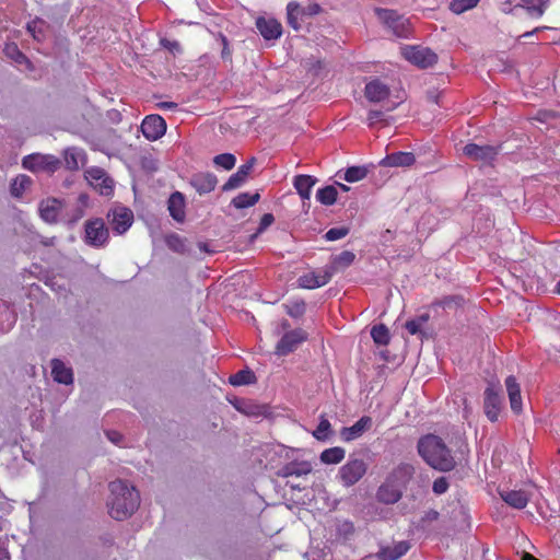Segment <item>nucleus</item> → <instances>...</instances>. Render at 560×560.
I'll return each mask as SVG.
<instances>
[{
  "mask_svg": "<svg viewBox=\"0 0 560 560\" xmlns=\"http://www.w3.org/2000/svg\"><path fill=\"white\" fill-rule=\"evenodd\" d=\"M110 498L108 501L109 515L122 521L133 514L140 505V494L135 487L118 479L109 483Z\"/></svg>",
  "mask_w": 560,
  "mask_h": 560,
  "instance_id": "1",
  "label": "nucleus"
},
{
  "mask_svg": "<svg viewBox=\"0 0 560 560\" xmlns=\"http://www.w3.org/2000/svg\"><path fill=\"white\" fill-rule=\"evenodd\" d=\"M420 456L434 469L447 471L453 469L454 459L451 451L446 447L441 438L428 434L418 442Z\"/></svg>",
  "mask_w": 560,
  "mask_h": 560,
  "instance_id": "2",
  "label": "nucleus"
},
{
  "mask_svg": "<svg viewBox=\"0 0 560 560\" xmlns=\"http://www.w3.org/2000/svg\"><path fill=\"white\" fill-rule=\"evenodd\" d=\"M83 241L94 248H103L109 242V231L101 218L90 219L84 223Z\"/></svg>",
  "mask_w": 560,
  "mask_h": 560,
  "instance_id": "3",
  "label": "nucleus"
},
{
  "mask_svg": "<svg viewBox=\"0 0 560 560\" xmlns=\"http://www.w3.org/2000/svg\"><path fill=\"white\" fill-rule=\"evenodd\" d=\"M368 471V464L362 458L350 456L338 471V478L343 487H352L358 483Z\"/></svg>",
  "mask_w": 560,
  "mask_h": 560,
  "instance_id": "4",
  "label": "nucleus"
},
{
  "mask_svg": "<svg viewBox=\"0 0 560 560\" xmlns=\"http://www.w3.org/2000/svg\"><path fill=\"white\" fill-rule=\"evenodd\" d=\"M60 160L50 154L33 153L22 160V166L31 172L54 173L60 167Z\"/></svg>",
  "mask_w": 560,
  "mask_h": 560,
  "instance_id": "5",
  "label": "nucleus"
},
{
  "mask_svg": "<svg viewBox=\"0 0 560 560\" xmlns=\"http://www.w3.org/2000/svg\"><path fill=\"white\" fill-rule=\"evenodd\" d=\"M401 56L410 63L420 67L428 68L436 63L438 56L434 51L429 48L420 46H405L401 48Z\"/></svg>",
  "mask_w": 560,
  "mask_h": 560,
  "instance_id": "6",
  "label": "nucleus"
},
{
  "mask_svg": "<svg viewBox=\"0 0 560 560\" xmlns=\"http://www.w3.org/2000/svg\"><path fill=\"white\" fill-rule=\"evenodd\" d=\"M335 275L334 268H323L322 270H313L302 275L298 279L299 287L302 289L313 290L327 284Z\"/></svg>",
  "mask_w": 560,
  "mask_h": 560,
  "instance_id": "7",
  "label": "nucleus"
},
{
  "mask_svg": "<svg viewBox=\"0 0 560 560\" xmlns=\"http://www.w3.org/2000/svg\"><path fill=\"white\" fill-rule=\"evenodd\" d=\"M85 178L101 195L110 196L114 192L113 179L101 167H91L85 172Z\"/></svg>",
  "mask_w": 560,
  "mask_h": 560,
  "instance_id": "8",
  "label": "nucleus"
},
{
  "mask_svg": "<svg viewBox=\"0 0 560 560\" xmlns=\"http://www.w3.org/2000/svg\"><path fill=\"white\" fill-rule=\"evenodd\" d=\"M502 407L503 398L500 390L493 386H488L483 394V410L487 418L491 422L498 421Z\"/></svg>",
  "mask_w": 560,
  "mask_h": 560,
  "instance_id": "9",
  "label": "nucleus"
},
{
  "mask_svg": "<svg viewBox=\"0 0 560 560\" xmlns=\"http://www.w3.org/2000/svg\"><path fill=\"white\" fill-rule=\"evenodd\" d=\"M380 18L398 37H407L410 33V24L407 19L394 10L383 9L378 12Z\"/></svg>",
  "mask_w": 560,
  "mask_h": 560,
  "instance_id": "10",
  "label": "nucleus"
},
{
  "mask_svg": "<svg viewBox=\"0 0 560 560\" xmlns=\"http://www.w3.org/2000/svg\"><path fill=\"white\" fill-rule=\"evenodd\" d=\"M141 131L148 140L155 141L164 136L166 122L160 115H148L141 124Z\"/></svg>",
  "mask_w": 560,
  "mask_h": 560,
  "instance_id": "11",
  "label": "nucleus"
},
{
  "mask_svg": "<svg viewBox=\"0 0 560 560\" xmlns=\"http://www.w3.org/2000/svg\"><path fill=\"white\" fill-rule=\"evenodd\" d=\"M306 332L302 329H294L284 334L276 346V353L287 355L293 352L300 343L306 340Z\"/></svg>",
  "mask_w": 560,
  "mask_h": 560,
  "instance_id": "12",
  "label": "nucleus"
},
{
  "mask_svg": "<svg viewBox=\"0 0 560 560\" xmlns=\"http://www.w3.org/2000/svg\"><path fill=\"white\" fill-rule=\"evenodd\" d=\"M500 147L469 143L464 147V154L474 161L491 162L499 154Z\"/></svg>",
  "mask_w": 560,
  "mask_h": 560,
  "instance_id": "13",
  "label": "nucleus"
},
{
  "mask_svg": "<svg viewBox=\"0 0 560 560\" xmlns=\"http://www.w3.org/2000/svg\"><path fill=\"white\" fill-rule=\"evenodd\" d=\"M255 25L265 40H275L282 35V25L275 18L259 16Z\"/></svg>",
  "mask_w": 560,
  "mask_h": 560,
  "instance_id": "14",
  "label": "nucleus"
},
{
  "mask_svg": "<svg viewBox=\"0 0 560 560\" xmlns=\"http://www.w3.org/2000/svg\"><path fill=\"white\" fill-rule=\"evenodd\" d=\"M415 467L409 463H399L387 475L386 479L405 490L415 475Z\"/></svg>",
  "mask_w": 560,
  "mask_h": 560,
  "instance_id": "15",
  "label": "nucleus"
},
{
  "mask_svg": "<svg viewBox=\"0 0 560 560\" xmlns=\"http://www.w3.org/2000/svg\"><path fill=\"white\" fill-rule=\"evenodd\" d=\"M372 423L373 421L371 417L363 416L353 425L343 427L339 433L340 439L343 442H351L353 440H357L361 438L365 431L371 429Z\"/></svg>",
  "mask_w": 560,
  "mask_h": 560,
  "instance_id": "16",
  "label": "nucleus"
},
{
  "mask_svg": "<svg viewBox=\"0 0 560 560\" xmlns=\"http://www.w3.org/2000/svg\"><path fill=\"white\" fill-rule=\"evenodd\" d=\"M133 222V213L130 209L121 207L113 210L110 225L115 233L124 234Z\"/></svg>",
  "mask_w": 560,
  "mask_h": 560,
  "instance_id": "17",
  "label": "nucleus"
},
{
  "mask_svg": "<svg viewBox=\"0 0 560 560\" xmlns=\"http://www.w3.org/2000/svg\"><path fill=\"white\" fill-rule=\"evenodd\" d=\"M255 163H256V159L252 158L246 163L242 164L237 168L236 173L231 175L230 178L228 179V182L224 183V185L222 186V189L224 191H228V190H232V189L241 187L246 182L249 174L252 173Z\"/></svg>",
  "mask_w": 560,
  "mask_h": 560,
  "instance_id": "18",
  "label": "nucleus"
},
{
  "mask_svg": "<svg viewBox=\"0 0 560 560\" xmlns=\"http://www.w3.org/2000/svg\"><path fill=\"white\" fill-rule=\"evenodd\" d=\"M404 490L385 478L376 491V499L384 504H394L402 497Z\"/></svg>",
  "mask_w": 560,
  "mask_h": 560,
  "instance_id": "19",
  "label": "nucleus"
},
{
  "mask_svg": "<svg viewBox=\"0 0 560 560\" xmlns=\"http://www.w3.org/2000/svg\"><path fill=\"white\" fill-rule=\"evenodd\" d=\"M217 184V176L212 173H197L190 178V185L199 195L211 192L214 190Z\"/></svg>",
  "mask_w": 560,
  "mask_h": 560,
  "instance_id": "20",
  "label": "nucleus"
},
{
  "mask_svg": "<svg viewBox=\"0 0 560 560\" xmlns=\"http://www.w3.org/2000/svg\"><path fill=\"white\" fill-rule=\"evenodd\" d=\"M389 94V88L378 79L372 80L364 88V96L372 103H380L386 100Z\"/></svg>",
  "mask_w": 560,
  "mask_h": 560,
  "instance_id": "21",
  "label": "nucleus"
},
{
  "mask_svg": "<svg viewBox=\"0 0 560 560\" xmlns=\"http://www.w3.org/2000/svg\"><path fill=\"white\" fill-rule=\"evenodd\" d=\"M416 156L412 152H394L387 154L382 161L381 165L386 167H408L413 165Z\"/></svg>",
  "mask_w": 560,
  "mask_h": 560,
  "instance_id": "22",
  "label": "nucleus"
},
{
  "mask_svg": "<svg viewBox=\"0 0 560 560\" xmlns=\"http://www.w3.org/2000/svg\"><path fill=\"white\" fill-rule=\"evenodd\" d=\"M185 208L186 202L184 195L179 191L173 192L167 201L170 215L177 222H184L186 218Z\"/></svg>",
  "mask_w": 560,
  "mask_h": 560,
  "instance_id": "23",
  "label": "nucleus"
},
{
  "mask_svg": "<svg viewBox=\"0 0 560 560\" xmlns=\"http://www.w3.org/2000/svg\"><path fill=\"white\" fill-rule=\"evenodd\" d=\"M410 542L407 540H401L395 542L393 546L382 547L377 552V558L380 560H397L404 555H406L410 549Z\"/></svg>",
  "mask_w": 560,
  "mask_h": 560,
  "instance_id": "24",
  "label": "nucleus"
},
{
  "mask_svg": "<svg viewBox=\"0 0 560 560\" xmlns=\"http://www.w3.org/2000/svg\"><path fill=\"white\" fill-rule=\"evenodd\" d=\"M312 469L313 468H312V465H311L310 462H306V460H302V462L293 460V462H290V463L285 464L277 472V475L279 477H282V478H288V477H292V476L301 477V476L308 475L312 471Z\"/></svg>",
  "mask_w": 560,
  "mask_h": 560,
  "instance_id": "25",
  "label": "nucleus"
},
{
  "mask_svg": "<svg viewBox=\"0 0 560 560\" xmlns=\"http://www.w3.org/2000/svg\"><path fill=\"white\" fill-rule=\"evenodd\" d=\"M505 386L510 399L511 409L515 413H521L523 406L520 384L517 383L516 378L513 375H510L505 380Z\"/></svg>",
  "mask_w": 560,
  "mask_h": 560,
  "instance_id": "26",
  "label": "nucleus"
},
{
  "mask_svg": "<svg viewBox=\"0 0 560 560\" xmlns=\"http://www.w3.org/2000/svg\"><path fill=\"white\" fill-rule=\"evenodd\" d=\"M61 202L58 199L49 198L39 203L40 218L47 223L57 222Z\"/></svg>",
  "mask_w": 560,
  "mask_h": 560,
  "instance_id": "27",
  "label": "nucleus"
},
{
  "mask_svg": "<svg viewBox=\"0 0 560 560\" xmlns=\"http://www.w3.org/2000/svg\"><path fill=\"white\" fill-rule=\"evenodd\" d=\"M430 317L431 316L429 312H423L415 316L413 318L407 320L405 324V328L412 336L418 335L420 336L421 339L427 338L428 334L424 330V326L430 320Z\"/></svg>",
  "mask_w": 560,
  "mask_h": 560,
  "instance_id": "28",
  "label": "nucleus"
},
{
  "mask_svg": "<svg viewBox=\"0 0 560 560\" xmlns=\"http://www.w3.org/2000/svg\"><path fill=\"white\" fill-rule=\"evenodd\" d=\"M51 374L57 383L69 385L73 382L72 370L59 359L51 360Z\"/></svg>",
  "mask_w": 560,
  "mask_h": 560,
  "instance_id": "29",
  "label": "nucleus"
},
{
  "mask_svg": "<svg viewBox=\"0 0 560 560\" xmlns=\"http://www.w3.org/2000/svg\"><path fill=\"white\" fill-rule=\"evenodd\" d=\"M500 495L506 504L517 510L524 509L529 501L528 494L523 490L503 491Z\"/></svg>",
  "mask_w": 560,
  "mask_h": 560,
  "instance_id": "30",
  "label": "nucleus"
},
{
  "mask_svg": "<svg viewBox=\"0 0 560 560\" xmlns=\"http://www.w3.org/2000/svg\"><path fill=\"white\" fill-rule=\"evenodd\" d=\"M317 179L311 175H298L294 178L293 185L298 194L303 200H308L312 195V188Z\"/></svg>",
  "mask_w": 560,
  "mask_h": 560,
  "instance_id": "31",
  "label": "nucleus"
},
{
  "mask_svg": "<svg viewBox=\"0 0 560 560\" xmlns=\"http://www.w3.org/2000/svg\"><path fill=\"white\" fill-rule=\"evenodd\" d=\"M234 407L246 416L260 417L266 416L268 407L265 405H257L253 400L249 399H240L236 400Z\"/></svg>",
  "mask_w": 560,
  "mask_h": 560,
  "instance_id": "32",
  "label": "nucleus"
},
{
  "mask_svg": "<svg viewBox=\"0 0 560 560\" xmlns=\"http://www.w3.org/2000/svg\"><path fill=\"white\" fill-rule=\"evenodd\" d=\"M346 456L345 448L340 446L329 447L320 453V462L327 465H336L343 460Z\"/></svg>",
  "mask_w": 560,
  "mask_h": 560,
  "instance_id": "33",
  "label": "nucleus"
},
{
  "mask_svg": "<svg viewBox=\"0 0 560 560\" xmlns=\"http://www.w3.org/2000/svg\"><path fill=\"white\" fill-rule=\"evenodd\" d=\"M304 15L302 14V7L296 2H289L287 5V21L288 24L295 31L301 30L300 20Z\"/></svg>",
  "mask_w": 560,
  "mask_h": 560,
  "instance_id": "34",
  "label": "nucleus"
},
{
  "mask_svg": "<svg viewBox=\"0 0 560 560\" xmlns=\"http://www.w3.org/2000/svg\"><path fill=\"white\" fill-rule=\"evenodd\" d=\"M260 195L258 192H241L232 199V205L236 209H245L252 207L258 202Z\"/></svg>",
  "mask_w": 560,
  "mask_h": 560,
  "instance_id": "35",
  "label": "nucleus"
},
{
  "mask_svg": "<svg viewBox=\"0 0 560 560\" xmlns=\"http://www.w3.org/2000/svg\"><path fill=\"white\" fill-rule=\"evenodd\" d=\"M457 453L462 456L460 463H457V466L460 465V470L457 468V478H462L463 476H468L470 471V468L467 466L469 448L465 441H457Z\"/></svg>",
  "mask_w": 560,
  "mask_h": 560,
  "instance_id": "36",
  "label": "nucleus"
},
{
  "mask_svg": "<svg viewBox=\"0 0 560 560\" xmlns=\"http://www.w3.org/2000/svg\"><path fill=\"white\" fill-rule=\"evenodd\" d=\"M32 184L30 176L20 174L11 183L10 191L13 197H21L26 188Z\"/></svg>",
  "mask_w": 560,
  "mask_h": 560,
  "instance_id": "37",
  "label": "nucleus"
},
{
  "mask_svg": "<svg viewBox=\"0 0 560 560\" xmlns=\"http://www.w3.org/2000/svg\"><path fill=\"white\" fill-rule=\"evenodd\" d=\"M354 259L355 255L352 252L343 250L332 258L331 265L327 266V268H334L336 273L339 269L349 267Z\"/></svg>",
  "mask_w": 560,
  "mask_h": 560,
  "instance_id": "38",
  "label": "nucleus"
},
{
  "mask_svg": "<svg viewBox=\"0 0 560 560\" xmlns=\"http://www.w3.org/2000/svg\"><path fill=\"white\" fill-rule=\"evenodd\" d=\"M229 382L233 386L249 385L256 382V375L250 370H242L231 375Z\"/></svg>",
  "mask_w": 560,
  "mask_h": 560,
  "instance_id": "39",
  "label": "nucleus"
},
{
  "mask_svg": "<svg viewBox=\"0 0 560 560\" xmlns=\"http://www.w3.org/2000/svg\"><path fill=\"white\" fill-rule=\"evenodd\" d=\"M4 55L12 59L14 62L19 65L25 63L27 67L31 66V61L26 58V56L19 49L15 43H9L5 45Z\"/></svg>",
  "mask_w": 560,
  "mask_h": 560,
  "instance_id": "40",
  "label": "nucleus"
},
{
  "mask_svg": "<svg viewBox=\"0 0 560 560\" xmlns=\"http://www.w3.org/2000/svg\"><path fill=\"white\" fill-rule=\"evenodd\" d=\"M338 191L335 186H326L316 192V199L325 206H331L336 202Z\"/></svg>",
  "mask_w": 560,
  "mask_h": 560,
  "instance_id": "41",
  "label": "nucleus"
},
{
  "mask_svg": "<svg viewBox=\"0 0 560 560\" xmlns=\"http://www.w3.org/2000/svg\"><path fill=\"white\" fill-rule=\"evenodd\" d=\"M371 337L374 342L380 346H386L390 341L388 328L384 324H378L372 327Z\"/></svg>",
  "mask_w": 560,
  "mask_h": 560,
  "instance_id": "42",
  "label": "nucleus"
},
{
  "mask_svg": "<svg viewBox=\"0 0 560 560\" xmlns=\"http://www.w3.org/2000/svg\"><path fill=\"white\" fill-rule=\"evenodd\" d=\"M65 165L70 171H77L80 167L81 152L77 149H67L63 154Z\"/></svg>",
  "mask_w": 560,
  "mask_h": 560,
  "instance_id": "43",
  "label": "nucleus"
},
{
  "mask_svg": "<svg viewBox=\"0 0 560 560\" xmlns=\"http://www.w3.org/2000/svg\"><path fill=\"white\" fill-rule=\"evenodd\" d=\"M368 175V168L364 166H351L345 172L343 179L348 183L362 180Z\"/></svg>",
  "mask_w": 560,
  "mask_h": 560,
  "instance_id": "44",
  "label": "nucleus"
},
{
  "mask_svg": "<svg viewBox=\"0 0 560 560\" xmlns=\"http://www.w3.org/2000/svg\"><path fill=\"white\" fill-rule=\"evenodd\" d=\"M213 163L217 166L223 167L226 171L232 170L235 166L236 159L231 153H221L214 156Z\"/></svg>",
  "mask_w": 560,
  "mask_h": 560,
  "instance_id": "45",
  "label": "nucleus"
},
{
  "mask_svg": "<svg viewBox=\"0 0 560 560\" xmlns=\"http://www.w3.org/2000/svg\"><path fill=\"white\" fill-rule=\"evenodd\" d=\"M470 529V516L468 513V509L464 505L459 506L457 511V530H468Z\"/></svg>",
  "mask_w": 560,
  "mask_h": 560,
  "instance_id": "46",
  "label": "nucleus"
},
{
  "mask_svg": "<svg viewBox=\"0 0 560 560\" xmlns=\"http://www.w3.org/2000/svg\"><path fill=\"white\" fill-rule=\"evenodd\" d=\"M524 7L532 15L541 16L545 12L544 0H522Z\"/></svg>",
  "mask_w": 560,
  "mask_h": 560,
  "instance_id": "47",
  "label": "nucleus"
},
{
  "mask_svg": "<svg viewBox=\"0 0 560 560\" xmlns=\"http://www.w3.org/2000/svg\"><path fill=\"white\" fill-rule=\"evenodd\" d=\"M330 422L322 417L316 430L313 432V435L318 441H325L328 438V433L330 431Z\"/></svg>",
  "mask_w": 560,
  "mask_h": 560,
  "instance_id": "48",
  "label": "nucleus"
},
{
  "mask_svg": "<svg viewBox=\"0 0 560 560\" xmlns=\"http://www.w3.org/2000/svg\"><path fill=\"white\" fill-rule=\"evenodd\" d=\"M348 234H349V228H346V226L332 228L326 232L324 237L326 241L334 242V241L343 238Z\"/></svg>",
  "mask_w": 560,
  "mask_h": 560,
  "instance_id": "49",
  "label": "nucleus"
},
{
  "mask_svg": "<svg viewBox=\"0 0 560 560\" xmlns=\"http://www.w3.org/2000/svg\"><path fill=\"white\" fill-rule=\"evenodd\" d=\"M305 302L303 300L294 301L287 306V313L291 317H300L305 313Z\"/></svg>",
  "mask_w": 560,
  "mask_h": 560,
  "instance_id": "50",
  "label": "nucleus"
},
{
  "mask_svg": "<svg viewBox=\"0 0 560 560\" xmlns=\"http://www.w3.org/2000/svg\"><path fill=\"white\" fill-rule=\"evenodd\" d=\"M167 246L178 253L184 252L185 243L184 240L178 234H171L166 237Z\"/></svg>",
  "mask_w": 560,
  "mask_h": 560,
  "instance_id": "51",
  "label": "nucleus"
},
{
  "mask_svg": "<svg viewBox=\"0 0 560 560\" xmlns=\"http://www.w3.org/2000/svg\"><path fill=\"white\" fill-rule=\"evenodd\" d=\"M480 0H457V15L478 5Z\"/></svg>",
  "mask_w": 560,
  "mask_h": 560,
  "instance_id": "52",
  "label": "nucleus"
},
{
  "mask_svg": "<svg viewBox=\"0 0 560 560\" xmlns=\"http://www.w3.org/2000/svg\"><path fill=\"white\" fill-rule=\"evenodd\" d=\"M38 25H43L42 21H32L27 23V31L32 34L34 39L40 40L43 38V32L38 28Z\"/></svg>",
  "mask_w": 560,
  "mask_h": 560,
  "instance_id": "53",
  "label": "nucleus"
},
{
  "mask_svg": "<svg viewBox=\"0 0 560 560\" xmlns=\"http://www.w3.org/2000/svg\"><path fill=\"white\" fill-rule=\"evenodd\" d=\"M448 489V482L445 477H440L433 482V491L436 494H442Z\"/></svg>",
  "mask_w": 560,
  "mask_h": 560,
  "instance_id": "54",
  "label": "nucleus"
},
{
  "mask_svg": "<svg viewBox=\"0 0 560 560\" xmlns=\"http://www.w3.org/2000/svg\"><path fill=\"white\" fill-rule=\"evenodd\" d=\"M384 119V113L382 110H370L368 114V125L370 127H373L377 122L382 121Z\"/></svg>",
  "mask_w": 560,
  "mask_h": 560,
  "instance_id": "55",
  "label": "nucleus"
},
{
  "mask_svg": "<svg viewBox=\"0 0 560 560\" xmlns=\"http://www.w3.org/2000/svg\"><path fill=\"white\" fill-rule=\"evenodd\" d=\"M322 12V7L318 3H308L302 8V14L304 16H314Z\"/></svg>",
  "mask_w": 560,
  "mask_h": 560,
  "instance_id": "56",
  "label": "nucleus"
},
{
  "mask_svg": "<svg viewBox=\"0 0 560 560\" xmlns=\"http://www.w3.org/2000/svg\"><path fill=\"white\" fill-rule=\"evenodd\" d=\"M275 222V217L271 213H265L259 222L258 232L265 231Z\"/></svg>",
  "mask_w": 560,
  "mask_h": 560,
  "instance_id": "57",
  "label": "nucleus"
},
{
  "mask_svg": "<svg viewBox=\"0 0 560 560\" xmlns=\"http://www.w3.org/2000/svg\"><path fill=\"white\" fill-rule=\"evenodd\" d=\"M106 435L110 442H113L116 445H119L122 441V435L118 431L109 430L106 431Z\"/></svg>",
  "mask_w": 560,
  "mask_h": 560,
  "instance_id": "58",
  "label": "nucleus"
},
{
  "mask_svg": "<svg viewBox=\"0 0 560 560\" xmlns=\"http://www.w3.org/2000/svg\"><path fill=\"white\" fill-rule=\"evenodd\" d=\"M161 44L167 48L168 50L171 51H175V50H179L180 46L177 42H171V40H167V39H162L161 40Z\"/></svg>",
  "mask_w": 560,
  "mask_h": 560,
  "instance_id": "59",
  "label": "nucleus"
},
{
  "mask_svg": "<svg viewBox=\"0 0 560 560\" xmlns=\"http://www.w3.org/2000/svg\"><path fill=\"white\" fill-rule=\"evenodd\" d=\"M467 539H468L467 544L470 547V555L472 556L478 548V540L476 537H471V536H469Z\"/></svg>",
  "mask_w": 560,
  "mask_h": 560,
  "instance_id": "60",
  "label": "nucleus"
},
{
  "mask_svg": "<svg viewBox=\"0 0 560 560\" xmlns=\"http://www.w3.org/2000/svg\"><path fill=\"white\" fill-rule=\"evenodd\" d=\"M428 100L434 104H438L439 102V95L435 92H430L428 94Z\"/></svg>",
  "mask_w": 560,
  "mask_h": 560,
  "instance_id": "61",
  "label": "nucleus"
},
{
  "mask_svg": "<svg viewBox=\"0 0 560 560\" xmlns=\"http://www.w3.org/2000/svg\"><path fill=\"white\" fill-rule=\"evenodd\" d=\"M451 302H452L451 300L446 299V300H445V301H443V302H434V303H432V305H431V306H432V307H436V306H443V307H445L446 305H448V306H450Z\"/></svg>",
  "mask_w": 560,
  "mask_h": 560,
  "instance_id": "62",
  "label": "nucleus"
},
{
  "mask_svg": "<svg viewBox=\"0 0 560 560\" xmlns=\"http://www.w3.org/2000/svg\"><path fill=\"white\" fill-rule=\"evenodd\" d=\"M522 560H539V559H537L536 557H534L533 555H530L528 552H524Z\"/></svg>",
  "mask_w": 560,
  "mask_h": 560,
  "instance_id": "63",
  "label": "nucleus"
},
{
  "mask_svg": "<svg viewBox=\"0 0 560 560\" xmlns=\"http://www.w3.org/2000/svg\"><path fill=\"white\" fill-rule=\"evenodd\" d=\"M177 105L173 102H165L162 104V107L164 108H175Z\"/></svg>",
  "mask_w": 560,
  "mask_h": 560,
  "instance_id": "64",
  "label": "nucleus"
}]
</instances>
